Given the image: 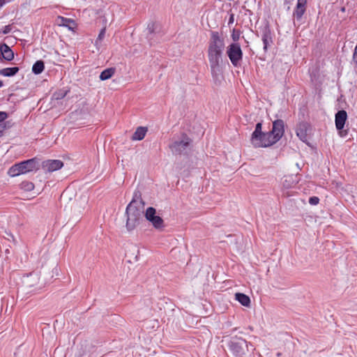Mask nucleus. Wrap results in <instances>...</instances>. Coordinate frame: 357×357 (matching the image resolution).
Here are the masks:
<instances>
[{
  "label": "nucleus",
  "instance_id": "obj_1",
  "mask_svg": "<svg viewBox=\"0 0 357 357\" xmlns=\"http://www.w3.org/2000/svg\"><path fill=\"white\" fill-rule=\"evenodd\" d=\"M225 47L224 38L218 31H212L208 43L207 57L213 75L219 70Z\"/></svg>",
  "mask_w": 357,
  "mask_h": 357
},
{
  "label": "nucleus",
  "instance_id": "obj_2",
  "mask_svg": "<svg viewBox=\"0 0 357 357\" xmlns=\"http://www.w3.org/2000/svg\"><path fill=\"white\" fill-rule=\"evenodd\" d=\"M261 123H257L255 131L252 134L251 143L255 148L267 147L276 143L270 132L261 131Z\"/></svg>",
  "mask_w": 357,
  "mask_h": 357
},
{
  "label": "nucleus",
  "instance_id": "obj_3",
  "mask_svg": "<svg viewBox=\"0 0 357 357\" xmlns=\"http://www.w3.org/2000/svg\"><path fill=\"white\" fill-rule=\"evenodd\" d=\"M127 215L126 228L128 231H132L139 224L143 211L138 206V203L132 201L126 207Z\"/></svg>",
  "mask_w": 357,
  "mask_h": 357
},
{
  "label": "nucleus",
  "instance_id": "obj_4",
  "mask_svg": "<svg viewBox=\"0 0 357 357\" xmlns=\"http://www.w3.org/2000/svg\"><path fill=\"white\" fill-rule=\"evenodd\" d=\"M36 160L29 159L17 164H15L8 169V174L12 176H17L22 174L31 172L36 169Z\"/></svg>",
  "mask_w": 357,
  "mask_h": 357
},
{
  "label": "nucleus",
  "instance_id": "obj_5",
  "mask_svg": "<svg viewBox=\"0 0 357 357\" xmlns=\"http://www.w3.org/2000/svg\"><path fill=\"white\" fill-rule=\"evenodd\" d=\"M229 349L236 357L245 356L248 351L247 342L243 338L234 337L228 344Z\"/></svg>",
  "mask_w": 357,
  "mask_h": 357
},
{
  "label": "nucleus",
  "instance_id": "obj_6",
  "mask_svg": "<svg viewBox=\"0 0 357 357\" xmlns=\"http://www.w3.org/2000/svg\"><path fill=\"white\" fill-rule=\"evenodd\" d=\"M227 54L235 67H237L243 59V52L241 45L237 43H233L227 47Z\"/></svg>",
  "mask_w": 357,
  "mask_h": 357
},
{
  "label": "nucleus",
  "instance_id": "obj_7",
  "mask_svg": "<svg viewBox=\"0 0 357 357\" xmlns=\"http://www.w3.org/2000/svg\"><path fill=\"white\" fill-rule=\"evenodd\" d=\"M275 142H278L284 132V123L281 119H278L273 123V128L269 131Z\"/></svg>",
  "mask_w": 357,
  "mask_h": 357
},
{
  "label": "nucleus",
  "instance_id": "obj_8",
  "mask_svg": "<svg viewBox=\"0 0 357 357\" xmlns=\"http://www.w3.org/2000/svg\"><path fill=\"white\" fill-rule=\"evenodd\" d=\"M347 119V114L344 110L338 111L335 114V127L340 131V136H345L347 132H343L342 129L344 126L345 122Z\"/></svg>",
  "mask_w": 357,
  "mask_h": 357
},
{
  "label": "nucleus",
  "instance_id": "obj_9",
  "mask_svg": "<svg viewBox=\"0 0 357 357\" xmlns=\"http://www.w3.org/2000/svg\"><path fill=\"white\" fill-rule=\"evenodd\" d=\"M63 163L60 160H47L43 162L42 167L45 172H52L60 169Z\"/></svg>",
  "mask_w": 357,
  "mask_h": 357
},
{
  "label": "nucleus",
  "instance_id": "obj_10",
  "mask_svg": "<svg viewBox=\"0 0 357 357\" xmlns=\"http://www.w3.org/2000/svg\"><path fill=\"white\" fill-rule=\"evenodd\" d=\"M190 140L188 137H185V139L181 141L174 142L171 146L170 149L173 152L177 153L178 154L182 153L185 150H186L187 147L189 146Z\"/></svg>",
  "mask_w": 357,
  "mask_h": 357
},
{
  "label": "nucleus",
  "instance_id": "obj_11",
  "mask_svg": "<svg viewBox=\"0 0 357 357\" xmlns=\"http://www.w3.org/2000/svg\"><path fill=\"white\" fill-rule=\"evenodd\" d=\"M55 23L59 26L67 27L69 30H74L77 26L75 20L62 16H57L55 20Z\"/></svg>",
  "mask_w": 357,
  "mask_h": 357
},
{
  "label": "nucleus",
  "instance_id": "obj_12",
  "mask_svg": "<svg viewBox=\"0 0 357 357\" xmlns=\"http://www.w3.org/2000/svg\"><path fill=\"white\" fill-rule=\"evenodd\" d=\"M307 0H298L294 10V17L300 20L304 15L307 8Z\"/></svg>",
  "mask_w": 357,
  "mask_h": 357
},
{
  "label": "nucleus",
  "instance_id": "obj_13",
  "mask_svg": "<svg viewBox=\"0 0 357 357\" xmlns=\"http://www.w3.org/2000/svg\"><path fill=\"white\" fill-rule=\"evenodd\" d=\"M99 22L102 24V28L98 34V38L96 39V40L95 42V45H96L98 51H99L100 47L101 46L102 41L105 36L107 20L105 17H101L99 18Z\"/></svg>",
  "mask_w": 357,
  "mask_h": 357
},
{
  "label": "nucleus",
  "instance_id": "obj_14",
  "mask_svg": "<svg viewBox=\"0 0 357 357\" xmlns=\"http://www.w3.org/2000/svg\"><path fill=\"white\" fill-rule=\"evenodd\" d=\"M308 125L306 123H300L296 128V135L303 142L307 141Z\"/></svg>",
  "mask_w": 357,
  "mask_h": 357
},
{
  "label": "nucleus",
  "instance_id": "obj_15",
  "mask_svg": "<svg viewBox=\"0 0 357 357\" xmlns=\"http://www.w3.org/2000/svg\"><path fill=\"white\" fill-rule=\"evenodd\" d=\"M0 51L4 59L10 61L14 59L13 52L6 43L0 45Z\"/></svg>",
  "mask_w": 357,
  "mask_h": 357
},
{
  "label": "nucleus",
  "instance_id": "obj_16",
  "mask_svg": "<svg viewBox=\"0 0 357 357\" xmlns=\"http://www.w3.org/2000/svg\"><path fill=\"white\" fill-rule=\"evenodd\" d=\"M148 130H147V128L146 127H142V126H140V127H138L135 132L133 133L132 136V139L134 140V141H139V140H142L144 138L146 132H147Z\"/></svg>",
  "mask_w": 357,
  "mask_h": 357
},
{
  "label": "nucleus",
  "instance_id": "obj_17",
  "mask_svg": "<svg viewBox=\"0 0 357 357\" xmlns=\"http://www.w3.org/2000/svg\"><path fill=\"white\" fill-rule=\"evenodd\" d=\"M235 299L238 301L242 305L249 307L250 306V298L248 296L243 293H236Z\"/></svg>",
  "mask_w": 357,
  "mask_h": 357
},
{
  "label": "nucleus",
  "instance_id": "obj_18",
  "mask_svg": "<svg viewBox=\"0 0 357 357\" xmlns=\"http://www.w3.org/2000/svg\"><path fill=\"white\" fill-rule=\"evenodd\" d=\"M262 41L264 50H267L268 47L273 43V38L271 31L266 29L262 34Z\"/></svg>",
  "mask_w": 357,
  "mask_h": 357
},
{
  "label": "nucleus",
  "instance_id": "obj_19",
  "mask_svg": "<svg viewBox=\"0 0 357 357\" xmlns=\"http://www.w3.org/2000/svg\"><path fill=\"white\" fill-rule=\"evenodd\" d=\"M18 71V67L5 68L0 70V75L4 77H10L15 75Z\"/></svg>",
  "mask_w": 357,
  "mask_h": 357
},
{
  "label": "nucleus",
  "instance_id": "obj_20",
  "mask_svg": "<svg viewBox=\"0 0 357 357\" xmlns=\"http://www.w3.org/2000/svg\"><path fill=\"white\" fill-rule=\"evenodd\" d=\"M115 73V68H109L104 70L100 75V79L101 80H106L111 78Z\"/></svg>",
  "mask_w": 357,
  "mask_h": 357
},
{
  "label": "nucleus",
  "instance_id": "obj_21",
  "mask_svg": "<svg viewBox=\"0 0 357 357\" xmlns=\"http://www.w3.org/2000/svg\"><path fill=\"white\" fill-rule=\"evenodd\" d=\"M45 68L44 62L43 61H37L32 67V71L33 73L38 75L41 73Z\"/></svg>",
  "mask_w": 357,
  "mask_h": 357
},
{
  "label": "nucleus",
  "instance_id": "obj_22",
  "mask_svg": "<svg viewBox=\"0 0 357 357\" xmlns=\"http://www.w3.org/2000/svg\"><path fill=\"white\" fill-rule=\"evenodd\" d=\"M8 114L5 112H0V137L3 135V132L6 128L5 120L7 119Z\"/></svg>",
  "mask_w": 357,
  "mask_h": 357
},
{
  "label": "nucleus",
  "instance_id": "obj_23",
  "mask_svg": "<svg viewBox=\"0 0 357 357\" xmlns=\"http://www.w3.org/2000/svg\"><path fill=\"white\" fill-rule=\"evenodd\" d=\"M20 186L22 190L26 192L32 191L34 189V184L28 181H22Z\"/></svg>",
  "mask_w": 357,
  "mask_h": 357
},
{
  "label": "nucleus",
  "instance_id": "obj_24",
  "mask_svg": "<svg viewBox=\"0 0 357 357\" xmlns=\"http://www.w3.org/2000/svg\"><path fill=\"white\" fill-rule=\"evenodd\" d=\"M155 213L156 211L153 207H149L145 212V218L147 220L151 222L156 215Z\"/></svg>",
  "mask_w": 357,
  "mask_h": 357
},
{
  "label": "nucleus",
  "instance_id": "obj_25",
  "mask_svg": "<svg viewBox=\"0 0 357 357\" xmlns=\"http://www.w3.org/2000/svg\"><path fill=\"white\" fill-rule=\"evenodd\" d=\"M151 222L155 229H160L163 227V220L158 215H155Z\"/></svg>",
  "mask_w": 357,
  "mask_h": 357
},
{
  "label": "nucleus",
  "instance_id": "obj_26",
  "mask_svg": "<svg viewBox=\"0 0 357 357\" xmlns=\"http://www.w3.org/2000/svg\"><path fill=\"white\" fill-rule=\"evenodd\" d=\"M319 199L317 197L313 196V197H310V199H309V203L311 205H317L319 204Z\"/></svg>",
  "mask_w": 357,
  "mask_h": 357
},
{
  "label": "nucleus",
  "instance_id": "obj_27",
  "mask_svg": "<svg viewBox=\"0 0 357 357\" xmlns=\"http://www.w3.org/2000/svg\"><path fill=\"white\" fill-rule=\"evenodd\" d=\"M11 30H12L11 25H6L3 27V29L1 30V33H3V34H7V33H10L11 31Z\"/></svg>",
  "mask_w": 357,
  "mask_h": 357
},
{
  "label": "nucleus",
  "instance_id": "obj_28",
  "mask_svg": "<svg viewBox=\"0 0 357 357\" xmlns=\"http://www.w3.org/2000/svg\"><path fill=\"white\" fill-rule=\"evenodd\" d=\"M291 180H292V177L291 176H285L284 182H283V185L284 187H286V188H289L290 185L289 184H286V183L287 182H290Z\"/></svg>",
  "mask_w": 357,
  "mask_h": 357
},
{
  "label": "nucleus",
  "instance_id": "obj_29",
  "mask_svg": "<svg viewBox=\"0 0 357 357\" xmlns=\"http://www.w3.org/2000/svg\"><path fill=\"white\" fill-rule=\"evenodd\" d=\"M276 356L278 357H280L282 356V354L280 352L277 353Z\"/></svg>",
  "mask_w": 357,
  "mask_h": 357
},
{
  "label": "nucleus",
  "instance_id": "obj_30",
  "mask_svg": "<svg viewBox=\"0 0 357 357\" xmlns=\"http://www.w3.org/2000/svg\"><path fill=\"white\" fill-rule=\"evenodd\" d=\"M233 22V16H231L230 20H229V22Z\"/></svg>",
  "mask_w": 357,
  "mask_h": 357
},
{
  "label": "nucleus",
  "instance_id": "obj_31",
  "mask_svg": "<svg viewBox=\"0 0 357 357\" xmlns=\"http://www.w3.org/2000/svg\"><path fill=\"white\" fill-rule=\"evenodd\" d=\"M3 86V82L0 80V88Z\"/></svg>",
  "mask_w": 357,
  "mask_h": 357
},
{
  "label": "nucleus",
  "instance_id": "obj_32",
  "mask_svg": "<svg viewBox=\"0 0 357 357\" xmlns=\"http://www.w3.org/2000/svg\"><path fill=\"white\" fill-rule=\"evenodd\" d=\"M66 94V92L63 93V95L62 96V97H64Z\"/></svg>",
  "mask_w": 357,
  "mask_h": 357
}]
</instances>
